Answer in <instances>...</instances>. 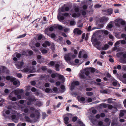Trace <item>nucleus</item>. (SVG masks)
Returning a JSON list of instances; mask_svg holds the SVG:
<instances>
[{
  "label": "nucleus",
  "mask_w": 126,
  "mask_h": 126,
  "mask_svg": "<svg viewBox=\"0 0 126 126\" xmlns=\"http://www.w3.org/2000/svg\"><path fill=\"white\" fill-rule=\"evenodd\" d=\"M21 109L26 114H29L31 113L30 117L31 118L38 119L40 116V113L38 110L33 107L30 108L29 110L28 108L22 107Z\"/></svg>",
  "instance_id": "nucleus-1"
},
{
  "label": "nucleus",
  "mask_w": 126,
  "mask_h": 126,
  "mask_svg": "<svg viewBox=\"0 0 126 126\" xmlns=\"http://www.w3.org/2000/svg\"><path fill=\"white\" fill-rule=\"evenodd\" d=\"M76 57V55H74L71 53H66L64 56V58L67 63L69 64L74 65V64L72 62L71 60Z\"/></svg>",
  "instance_id": "nucleus-2"
},
{
  "label": "nucleus",
  "mask_w": 126,
  "mask_h": 126,
  "mask_svg": "<svg viewBox=\"0 0 126 126\" xmlns=\"http://www.w3.org/2000/svg\"><path fill=\"white\" fill-rule=\"evenodd\" d=\"M51 77L53 78H54L56 77H58L59 79L61 80L62 82H63L65 81V79L64 77L62 75L57 73L52 74L51 75Z\"/></svg>",
  "instance_id": "nucleus-3"
},
{
  "label": "nucleus",
  "mask_w": 126,
  "mask_h": 126,
  "mask_svg": "<svg viewBox=\"0 0 126 126\" xmlns=\"http://www.w3.org/2000/svg\"><path fill=\"white\" fill-rule=\"evenodd\" d=\"M115 24L116 26H119L120 24L122 25H124L125 24V22L121 19L116 20L115 22Z\"/></svg>",
  "instance_id": "nucleus-4"
},
{
  "label": "nucleus",
  "mask_w": 126,
  "mask_h": 126,
  "mask_svg": "<svg viewBox=\"0 0 126 126\" xmlns=\"http://www.w3.org/2000/svg\"><path fill=\"white\" fill-rule=\"evenodd\" d=\"M8 70L7 68L4 66H1L0 68V74H2L5 72L7 73Z\"/></svg>",
  "instance_id": "nucleus-5"
},
{
  "label": "nucleus",
  "mask_w": 126,
  "mask_h": 126,
  "mask_svg": "<svg viewBox=\"0 0 126 126\" xmlns=\"http://www.w3.org/2000/svg\"><path fill=\"white\" fill-rule=\"evenodd\" d=\"M23 62H18L17 63H16V65L17 68L20 69L23 67Z\"/></svg>",
  "instance_id": "nucleus-6"
},
{
  "label": "nucleus",
  "mask_w": 126,
  "mask_h": 126,
  "mask_svg": "<svg viewBox=\"0 0 126 126\" xmlns=\"http://www.w3.org/2000/svg\"><path fill=\"white\" fill-rule=\"evenodd\" d=\"M91 41L94 46L99 45L100 44V42L97 41L96 39H94L93 37H92Z\"/></svg>",
  "instance_id": "nucleus-7"
},
{
  "label": "nucleus",
  "mask_w": 126,
  "mask_h": 126,
  "mask_svg": "<svg viewBox=\"0 0 126 126\" xmlns=\"http://www.w3.org/2000/svg\"><path fill=\"white\" fill-rule=\"evenodd\" d=\"M21 55L20 54L17 53H15L13 55V57H14L13 60L14 61H16L17 60V59L15 57L17 58H19L20 57Z\"/></svg>",
  "instance_id": "nucleus-8"
},
{
  "label": "nucleus",
  "mask_w": 126,
  "mask_h": 126,
  "mask_svg": "<svg viewBox=\"0 0 126 126\" xmlns=\"http://www.w3.org/2000/svg\"><path fill=\"white\" fill-rule=\"evenodd\" d=\"M12 110L10 109L9 110H8L5 111H4L3 112V116L5 117L6 116V115L5 113L7 115H8L10 114L11 113H13V112L11 111Z\"/></svg>",
  "instance_id": "nucleus-9"
},
{
  "label": "nucleus",
  "mask_w": 126,
  "mask_h": 126,
  "mask_svg": "<svg viewBox=\"0 0 126 126\" xmlns=\"http://www.w3.org/2000/svg\"><path fill=\"white\" fill-rule=\"evenodd\" d=\"M73 32L75 34H80L82 33L81 31L78 28L75 29L73 31Z\"/></svg>",
  "instance_id": "nucleus-10"
},
{
  "label": "nucleus",
  "mask_w": 126,
  "mask_h": 126,
  "mask_svg": "<svg viewBox=\"0 0 126 126\" xmlns=\"http://www.w3.org/2000/svg\"><path fill=\"white\" fill-rule=\"evenodd\" d=\"M111 120L108 118H106L105 120V122L106 123L105 124L106 126H109L110 125Z\"/></svg>",
  "instance_id": "nucleus-11"
},
{
  "label": "nucleus",
  "mask_w": 126,
  "mask_h": 126,
  "mask_svg": "<svg viewBox=\"0 0 126 126\" xmlns=\"http://www.w3.org/2000/svg\"><path fill=\"white\" fill-rule=\"evenodd\" d=\"M15 78L14 80L13 81V84L16 86H18L20 85V83L19 81L17 80H15Z\"/></svg>",
  "instance_id": "nucleus-12"
},
{
  "label": "nucleus",
  "mask_w": 126,
  "mask_h": 126,
  "mask_svg": "<svg viewBox=\"0 0 126 126\" xmlns=\"http://www.w3.org/2000/svg\"><path fill=\"white\" fill-rule=\"evenodd\" d=\"M100 19L101 22H104L107 21L109 19V18L108 17H103L100 18Z\"/></svg>",
  "instance_id": "nucleus-13"
},
{
  "label": "nucleus",
  "mask_w": 126,
  "mask_h": 126,
  "mask_svg": "<svg viewBox=\"0 0 126 126\" xmlns=\"http://www.w3.org/2000/svg\"><path fill=\"white\" fill-rule=\"evenodd\" d=\"M50 44L49 42L48 41H46L44 43L42 44V46L44 47H46L47 46H50Z\"/></svg>",
  "instance_id": "nucleus-14"
},
{
  "label": "nucleus",
  "mask_w": 126,
  "mask_h": 126,
  "mask_svg": "<svg viewBox=\"0 0 126 126\" xmlns=\"http://www.w3.org/2000/svg\"><path fill=\"white\" fill-rule=\"evenodd\" d=\"M108 105L105 103H102L100 104L99 107L100 108H106L107 107Z\"/></svg>",
  "instance_id": "nucleus-15"
},
{
  "label": "nucleus",
  "mask_w": 126,
  "mask_h": 126,
  "mask_svg": "<svg viewBox=\"0 0 126 126\" xmlns=\"http://www.w3.org/2000/svg\"><path fill=\"white\" fill-rule=\"evenodd\" d=\"M24 119L25 120V121L30 123L32 122V120L30 119V118L28 116H26L24 117Z\"/></svg>",
  "instance_id": "nucleus-16"
},
{
  "label": "nucleus",
  "mask_w": 126,
  "mask_h": 126,
  "mask_svg": "<svg viewBox=\"0 0 126 126\" xmlns=\"http://www.w3.org/2000/svg\"><path fill=\"white\" fill-rule=\"evenodd\" d=\"M126 114V110H121L120 111V116H123L124 114Z\"/></svg>",
  "instance_id": "nucleus-17"
},
{
  "label": "nucleus",
  "mask_w": 126,
  "mask_h": 126,
  "mask_svg": "<svg viewBox=\"0 0 126 126\" xmlns=\"http://www.w3.org/2000/svg\"><path fill=\"white\" fill-rule=\"evenodd\" d=\"M6 79L7 80H10L11 81H13L14 79L15 78H13L12 77H11L10 76H7L6 77Z\"/></svg>",
  "instance_id": "nucleus-18"
},
{
  "label": "nucleus",
  "mask_w": 126,
  "mask_h": 126,
  "mask_svg": "<svg viewBox=\"0 0 126 126\" xmlns=\"http://www.w3.org/2000/svg\"><path fill=\"white\" fill-rule=\"evenodd\" d=\"M61 90H60V92L62 93L64 92L65 89V87L64 85H61Z\"/></svg>",
  "instance_id": "nucleus-19"
},
{
  "label": "nucleus",
  "mask_w": 126,
  "mask_h": 126,
  "mask_svg": "<svg viewBox=\"0 0 126 126\" xmlns=\"http://www.w3.org/2000/svg\"><path fill=\"white\" fill-rule=\"evenodd\" d=\"M85 53V51L84 50L80 51L79 53L78 57L80 58L81 57V56Z\"/></svg>",
  "instance_id": "nucleus-20"
},
{
  "label": "nucleus",
  "mask_w": 126,
  "mask_h": 126,
  "mask_svg": "<svg viewBox=\"0 0 126 126\" xmlns=\"http://www.w3.org/2000/svg\"><path fill=\"white\" fill-rule=\"evenodd\" d=\"M77 98L79 101L80 102H83L85 100V98L84 97H82L80 98L79 96Z\"/></svg>",
  "instance_id": "nucleus-21"
},
{
  "label": "nucleus",
  "mask_w": 126,
  "mask_h": 126,
  "mask_svg": "<svg viewBox=\"0 0 126 126\" xmlns=\"http://www.w3.org/2000/svg\"><path fill=\"white\" fill-rule=\"evenodd\" d=\"M106 12L107 15H110L112 13V10L111 9H109L107 10Z\"/></svg>",
  "instance_id": "nucleus-22"
},
{
  "label": "nucleus",
  "mask_w": 126,
  "mask_h": 126,
  "mask_svg": "<svg viewBox=\"0 0 126 126\" xmlns=\"http://www.w3.org/2000/svg\"><path fill=\"white\" fill-rule=\"evenodd\" d=\"M9 99L12 101H16V98L15 97H12L10 95L9 97Z\"/></svg>",
  "instance_id": "nucleus-23"
},
{
  "label": "nucleus",
  "mask_w": 126,
  "mask_h": 126,
  "mask_svg": "<svg viewBox=\"0 0 126 126\" xmlns=\"http://www.w3.org/2000/svg\"><path fill=\"white\" fill-rule=\"evenodd\" d=\"M22 71L24 72H30V73H32V71H30L29 69L28 68H24L22 70Z\"/></svg>",
  "instance_id": "nucleus-24"
},
{
  "label": "nucleus",
  "mask_w": 126,
  "mask_h": 126,
  "mask_svg": "<svg viewBox=\"0 0 126 126\" xmlns=\"http://www.w3.org/2000/svg\"><path fill=\"white\" fill-rule=\"evenodd\" d=\"M16 118V116L14 115H13L12 116V118L13 120L14 121L15 123H17V120L15 119Z\"/></svg>",
  "instance_id": "nucleus-25"
},
{
  "label": "nucleus",
  "mask_w": 126,
  "mask_h": 126,
  "mask_svg": "<svg viewBox=\"0 0 126 126\" xmlns=\"http://www.w3.org/2000/svg\"><path fill=\"white\" fill-rule=\"evenodd\" d=\"M109 46L108 44L105 45L103 47V50H106L109 47Z\"/></svg>",
  "instance_id": "nucleus-26"
},
{
  "label": "nucleus",
  "mask_w": 126,
  "mask_h": 126,
  "mask_svg": "<svg viewBox=\"0 0 126 126\" xmlns=\"http://www.w3.org/2000/svg\"><path fill=\"white\" fill-rule=\"evenodd\" d=\"M64 120L65 121L64 123L65 124H67L68 123V121L69 120V118L68 117H65L64 118Z\"/></svg>",
  "instance_id": "nucleus-27"
},
{
  "label": "nucleus",
  "mask_w": 126,
  "mask_h": 126,
  "mask_svg": "<svg viewBox=\"0 0 126 126\" xmlns=\"http://www.w3.org/2000/svg\"><path fill=\"white\" fill-rule=\"evenodd\" d=\"M58 18L60 21L64 19L63 17L60 16L59 14L58 16Z\"/></svg>",
  "instance_id": "nucleus-28"
},
{
  "label": "nucleus",
  "mask_w": 126,
  "mask_h": 126,
  "mask_svg": "<svg viewBox=\"0 0 126 126\" xmlns=\"http://www.w3.org/2000/svg\"><path fill=\"white\" fill-rule=\"evenodd\" d=\"M111 126H119V125L117 122H112L111 125Z\"/></svg>",
  "instance_id": "nucleus-29"
},
{
  "label": "nucleus",
  "mask_w": 126,
  "mask_h": 126,
  "mask_svg": "<svg viewBox=\"0 0 126 126\" xmlns=\"http://www.w3.org/2000/svg\"><path fill=\"white\" fill-rule=\"evenodd\" d=\"M80 15V14L78 13L77 14L75 13L73 14L72 15V16L73 17H76L77 16H79Z\"/></svg>",
  "instance_id": "nucleus-30"
},
{
  "label": "nucleus",
  "mask_w": 126,
  "mask_h": 126,
  "mask_svg": "<svg viewBox=\"0 0 126 126\" xmlns=\"http://www.w3.org/2000/svg\"><path fill=\"white\" fill-rule=\"evenodd\" d=\"M118 83V82L115 80H114L112 82V84L114 86L117 85Z\"/></svg>",
  "instance_id": "nucleus-31"
},
{
  "label": "nucleus",
  "mask_w": 126,
  "mask_h": 126,
  "mask_svg": "<svg viewBox=\"0 0 126 126\" xmlns=\"http://www.w3.org/2000/svg\"><path fill=\"white\" fill-rule=\"evenodd\" d=\"M26 35V33L24 34L19 35L18 37H17V38H19L24 37H25Z\"/></svg>",
  "instance_id": "nucleus-32"
},
{
  "label": "nucleus",
  "mask_w": 126,
  "mask_h": 126,
  "mask_svg": "<svg viewBox=\"0 0 126 126\" xmlns=\"http://www.w3.org/2000/svg\"><path fill=\"white\" fill-rule=\"evenodd\" d=\"M98 124L100 126H106L105 124H103V122L102 121L99 122Z\"/></svg>",
  "instance_id": "nucleus-33"
},
{
  "label": "nucleus",
  "mask_w": 126,
  "mask_h": 126,
  "mask_svg": "<svg viewBox=\"0 0 126 126\" xmlns=\"http://www.w3.org/2000/svg\"><path fill=\"white\" fill-rule=\"evenodd\" d=\"M112 27V25L111 23H109L107 25V28L109 29L111 28Z\"/></svg>",
  "instance_id": "nucleus-34"
},
{
  "label": "nucleus",
  "mask_w": 126,
  "mask_h": 126,
  "mask_svg": "<svg viewBox=\"0 0 126 126\" xmlns=\"http://www.w3.org/2000/svg\"><path fill=\"white\" fill-rule=\"evenodd\" d=\"M72 83L75 86V85H78L79 84V82L78 81H75L73 82Z\"/></svg>",
  "instance_id": "nucleus-35"
},
{
  "label": "nucleus",
  "mask_w": 126,
  "mask_h": 126,
  "mask_svg": "<svg viewBox=\"0 0 126 126\" xmlns=\"http://www.w3.org/2000/svg\"><path fill=\"white\" fill-rule=\"evenodd\" d=\"M59 64H56L55 65V67L56 68V70L57 71H59Z\"/></svg>",
  "instance_id": "nucleus-36"
},
{
  "label": "nucleus",
  "mask_w": 126,
  "mask_h": 126,
  "mask_svg": "<svg viewBox=\"0 0 126 126\" xmlns=\"http://www.w3.org/2000/svg\"><path fill=\"white\" fill-rule=\"evenodd\" d=\"M95 69L93 68H91L90 69V70L91 72L94 73L95 71Z\"/></svg>",
  "instance_id": "nucleus-37"
},
{
  "label": "nucleus",
  "mask_w": 126,
  "mask_h": 126,
  "mask_svg": "<svg viewBox=\"0 0 126 126\" xmlns=\"http://www.w3.org/2000/svg\"><path fill=\"white\" fill-rule=\"evenodd\" d=\"M36 105L37 106L40 107L42 105V104L41 102H39L37 103H36Z\"/></svg>",
  "instance_id": "nucleus-38"
},
{
  "label": "nucleus",
  "mask_w": 126,
  "mask_h": 126,
  "mask_svg": "<svg viewBox=\"0 0 126 126\" xmlns=\"http://www.w3.org/2000/svg\"><path fill=\"white\" fill-rule=\"evenodd\" d=\"M56 27L58 28L59 30H62L63 28V27L62 26L59 25H57Z\"/></svg>",
  "instance_id": "nucleus-39"
},
{
  "label": "nucleus",
  "mask_w": 126,
  "mask_h": 126,
  "mask_svg": "<svg viewBox=\"0 0 126 126\" xmlns=\"http://www.w3.org/2000/svg\"><path fill=\"white\" fill-rule=\"evenodd\" d=\"M86 94L88 96H91L93 94V93L91 92H87L86 93Z\"/></svg>",
  "instance_id": "nucleus-40"
},
{
  "label": "nucleus",
  "mask_w": 126,
  "mask_h": 126,
  "mask_svg": "<svg viewBox=\"0 0 126 126\" xmlns=\"http://www.w3.org/2000/svg\"><path fill=\"white\" fill-rule=\"evenodd\" d=\"M51 90L49 88H47L45 90V92L47 93H49Z\"/></svg>",
  "instance_id": "nucleus-41"
},
{
  "label": "nucleus",
  "mask_w": 126,
  "mask_h": 126,
  "mask_svg": "<svg viewBox=\"0 0 126 126\" xmlns=\"http://www.w3.org/2000/svg\"><path fill=\"white\" fill-rule=\"evenodd\" d=\"M13 92L16 95L17 94L19 93V90H16L14 91Z\"/></svg>",
  "instance_id": "nucleus-42"
},
{
  "label": "nucleus",
  "mask_w": 126,
  "mask_h": 126,
  "mask_svg": "<svg viewBox=\"0 0 126 126\" xmlns=\"http://www.w3.org/2000/svg\"><path fill=\"white\" fill-rule=\"evenodd\" d=\"M41 52L43 54L46 53L47 52V51L46 49H43L41 50Z\"/></svg>",
  "instance_id": "nucleus-43"
},
{
  "label": "nucleus",
  "mask_w": 126,
  "mask_h": 126,
  "mask_svg": "<svg viewBox=\"0 0 126 126\" xmlns=\"http://www.w3.org/2000/svg\"><path fill=\"white\" fill-rule=\"evenodd\" d=\"M101 5L97 4L95 5L94 7L95 8H98L101 7Z\"/></svg>",
  "instance_id": "nucleus-44"
},
{
  "label": "nucleus",
  "mask_w": 126,
  "mask_h": 126,
  "mask_svg": "<svg viewBox=\"0 0 126 126\" xmlns=\"http://www.w3.org/2000/svg\"><path fill=\"white\" fill-rule=\"evenodd\" d=\"M45 34H47V35H49V31L48 30L46 29L45 31Z\"/></svg>",
  "instance_id": "nucleus-45"
},
{
  "label": "nucleus",
  "mask_w": 126,
  "mask_h": 126,
  "mask_svg": "<svg viewBox=\"0 0 126 126\" xmlns=\"http://www.w3.org/2000/svg\"><path fill=\"white\" fill-rule=\"evenodd\" d=\"M105 34H107L109 33L106 30H103L102 31Z\"/></svg>",
  "instance_id": "nucleus-46"
},
{
  "label": "nucleus",
  "mask_w": 126,
  "mask_h": 126,
  "mask_svg": "<svg viewBox=\"0 0 126 126\" xmlns=\"http://www.w3.org/2000/svg\"><path fill=\"white\" fill-rule=\"evenodd\" d=\"M88 7V6L87 5H84L82 6V8L84 10L86 9Z\"/></svg>",
  "instance_id": "nucleus-47"
},
{
  "label": "nucleus",
  "mask_w": 126,
  "mask_h": 126,
  "mask_svg": "<svg viewBox=\"0 0 126 126\" xmlns=\"http://www.w3.org/2000/svg\"><path fill=\"white\" fill-rule=\"evenodd\" d=\"M120 42L122 44H126V42L124 40H120Z\"/></svg>",
  "instance_id": "nucleus-48"
},
{
  "label": "nucleus",
  "mask_w": 126,
  "mask_h": 126,
  "mask_svg": "<svg viewBox=\"0 0 126 126\" xmlns=\"http://www.w3.org/2000/svg\"><path fill=\"white\" fill-rule=\"evenodd\" d=\"M120 40L119 41L116 42L115 44V46H117L120 43Z\"/></svg>",
  "instance_id": "nucleus-49"
},
{
  "label": "nucleus",
  "mask_w": 126,
  "mask_h": 126,
  "mask_svg": "<svg viewBox=\"0 0 126 126\" xmlns=\"http://www.w3.org/2000/svg\"><path fill=\"white\" fill-rule=\"evenodd\" d=\"M70 24L71 25H74L75 24V22L74 21H71L70 22Z\"/></svg>",
  "instance_id": "nucleus-50"
},
{
  "label": "nucleus",
  "mask_w": 126,
  "mask_h": 126,
  "mask_svg": "<svg viewBox=\"0 0 126 126\" xmlns=\"http://www.w3.org/2000/svg\"><path fill=\"white\" fill-rule=\"evenodd\" d=\"M73 52L74 54L76 55V56L77 54L78 53V51L76 49H74L73 51Z\"/></svg>",
  "instance_id": "nucleus-51"
},
{
  "label": "nucleus",
  "mask_w": 126,
  "mask_h": 126,
  "mask_svg": "<svg viewBox=\"0 0 126 126\" xmlns=\"http://www.w3.org/2000/svg\"><path fill=\"white\" fill-rule=\"evenodd\" d=\"M75 87V86L72 83L71 86L70 88V90H73Z\"/></svg>",
  "instance_id": "nucleus-52"
},
{
  "label": "nucleus",
  "mask_w": 126,
  "mask_h": 126,
  "mask_svg": "<svg viewBox=\"0 0 126 126\" xmlns=\"http://www.w3.org/2000/svg\"><path fill=\"white\" fill-rule=\"evenodd\" d=\"M79 76L81 79H84V76L82 74H79Z\"/></svg>",
  "instance_id": "nucleus-53"
},
{
  "label": "nucleus",
  "mask_w": 126,
  "mask_h": 126,
  "mask_svg": "<svg viewBox=\"0 0 126 126\" xmlns=\"http://www.w3.org/2000/svg\"><path fill=\"white\" fill-rule=\"evenodd\" d=\"M107 107H108V108L110 109H111L113 108L112 106L111 105H108Z\"/></svg>",
  "instance_id": "nucleus-54"
},
{
  "label": "nucleus",
  "mask_w": 126,
  "mask_h": 126,
  "mask_svg": "<svg viewBox=\"0 0 126 126\" xmlns=\"http://www.w3.org/2000/svg\"><path fill=\"white\" fill-rule=\"evenodd\" d=\"M43 35L42 34L39 35L38 37V39L39 40H41L42 38Z\"/></svg>",
  "instance_id": "nucleus-55"
},
{
  "label": "nucleus",
  "mask_w": 126,
  "mask_h": 126,
  "mask_svg": "<svg viewBox=\"0 0 126 126\" xmlns=\"http://www.w3.org/2000/svg\"><path fill=\"white\" fill-rule=\"evenodd\" d=\"M108 102L109 103H111L112 102V99L111 98L109 99L108 100Z\"/></svg>",
  "instance_id": "nucleus-56"
},
{
  "label": "nucleus",
  "mask_w": 126,
  "mask_h": 126,
  "mask_svg": "<svg viewBox=\"0 0 126 126\" xmlns=\"http://www.w3.org/2000/svg\"><path fill=\"white\" fill-rule=\"evenodd\" d=\"M47 116L46 113H43V119H44Z\"/></svg>",
  "instance_id": "nucleus-57"
},
{
  "label": "nucleus",
  "mask_w": 126,
  "mask_h": 126,
  "mask_svg": "<svg viewBox=\"0 0 126 126\" xmlns=\"http://www.w3.org/2000/svg\"><path fill=\"white\" fill-rule=\"evenodd\" d=\"M53 90L55 93H56L57 91V88L56 87H54L53 88Z\"/></svg>",
  "instance_id": "nucleus-58"
},
{
  "label": "nucleus",
  "mask_w": 126,
  "mask_h": 126,
  "mask_svg": "<svg viewBox=\"0 0 126 126\" xmlns=\"http://www.w3.org/2000/svg\"><path fill=\"white\" fill-rule=\"evenodd\" d=\"M50 37L52 38H53L55 36V35L54 33H52L50 35Z\"/></svg>",
  "instance_id": "nucleus-59"
},
{
  "label": "nucleus",
  "mask_w": 126,
  "mask_h": 126,
  "mask_svg": "<svg viewBox=\"0 0 126 126\" xmlns=\"http://www.w3.org/2000/svg\"><path fill=\"white\" fill-rule=\"evenodd\" d=\"M55 63L53 61H51V62L49 63V65H50L51 66H53L54 65Z\"/></svg>",
  "instance_id": "nucleus-60"
},
{
  "label": "nucleus",
  "mask_w": 126,
  "mask_h": 126,
  "mask_svg": "<svg viewBox=\"0 0 126 126\" xmlns=\"http://www.w3.org/2000/svg\"><path fill=\"white\" fill-rule=\"evenodd\" d=\"M92 101V99L90 98H89L87 99V101L88 102H90Z\"/></svg>",
  "instance_id": "nucleus-61"
},
{
  "label": "nucleus",
  "mask_w": 126,
  "mask_h": 126,
  "mask_svg": "<svg viewBox=\"0 0 126 126\" xmlns=\"http://www.w3.org/2000/svg\"><path fill=\"white\" fill-rule=\"evenodd\" d=\"M79 8L78 7H76L75 8V11L76 12H79Z\"/></svg>",
  "instance_id": "nucleus-62"
},
{
  "label": "nucleus",
  "mask_w": 126,
  "mask_h": 126,
  "mask_svg": "<svg viewBox=\"0 0 126 126\" xmlns=\"http://www.w3.org/2000/svg\"><path fill=\"white\" fill-rule=\"evenodd\" d=\"M9 126H14L15 124L12 123H9L8 124Z\"/></svg>",
  "instance_id": "nucleus-63"
},
{
  "label": "nucleus",
  "mask_w": 126,
  "mask_h": 126,
  "mask_svg": "<svg viewBox=\"0 0 126 126\" xmlns=\"http://www.w3.org/2000/svg\"><path fill=\"white\" fill-rule=\"evenodd\" d=\"M36 62L35 61H33L32 63V64L33 65H34L36 64Z\"/></svg>",
  "instance_id": "nucleus-64"
}]
</instances>
